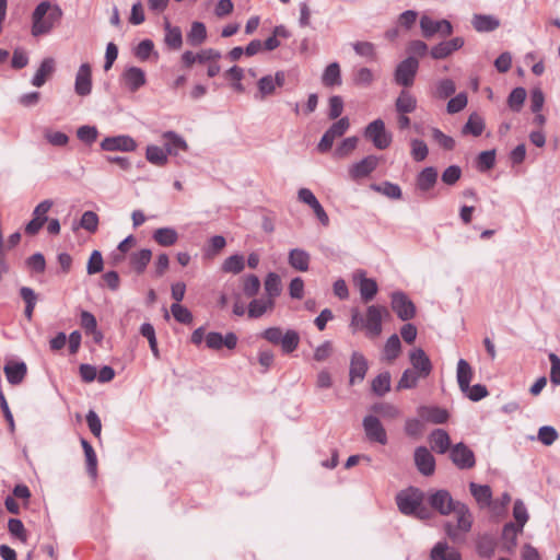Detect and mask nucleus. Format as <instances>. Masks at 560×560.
I'll use <instances>...</instances> for the list:
<instances>
[{"mask_svg":"<svg viewBox=\"0 0 560 560\" xmlns=\"http://www.w3.org/2000/svg\"><path fill=\"white\" fill-rule=\"evenodd\" d=\"M431 135H432L433 141L442 149L450 151L455 148V140L452 137L445 135L439 128H435V127L431 128Z\"/></svg>","mask_w":560,"mask_h":560,"instance_id":"obj_55","label":"nucleus"},{"mask_svg":"<svg viewBox=\"0 0 560 560\" xmlns=\"http://www.w3.org/2000/svg\"><path fill=\"white\" fill-rule=\"evenodd\" d=\"M417 108V98L407 90L400 91L395 102V109L398 114H410Z\"/></svg>","mask_w":560,"mask_h":560,"instance_id":"obj_31","label":"nucleus"},{"mask_svg":"<svg viewBox=\"0 0 560 560\" xmlns=\"http://www.w3.org/2000/svg\"><path fill=\"white\" fill-rule=\"evenodd\" d=\"M151 258L152 252L148 248H142L141 250L135 252L130 255V266L137 271V273L141 275L144 272Z\"/></svg>","mask_w":560,"mask_h":560,"instance_id":"obj_35","label":"nucleus"},{"mask_svg":"<svg viewBox=\"0 0 560 560\" xmlns=\"http://www.w3.org/2000/svg\"><path fill=\"white\" fill-rule=\"evenodd\" d=\"M471 24L477 32L488 33L500 26V20L489 14H475Z\"/></svg>","mask_w":560,"mask_h":560,"instance_id":"obj_28","label":"nucleus"},{"mask_svg":"<svg viewBox=\"0 0 560 560\" xmlns=\"http://www.w3.org/2000/svg\"><path fill=\"white\" fill-rule=\"evenodd\" d=\"M469 490L476 502L481 506H489L492 499L491 488L487 485L469 483Z\"/></svg>","mask_w":560,"mask_h":560,"instance_id":"obj_34","label":"nucleus"},{"mask_svg":"<svg viewBox=\"0 0 560 560\" xmlns=\"http://www.w3.org/2000/svg\"><path fill=\"white\" fill-rule=\"evenodd\" d=\"M428 502L441 515L455 514L456 523L446 521L444 530L452 542L463 544L472 526V515L468 506L463 502L453 500L451 493L443 489L430 493Z\"/></svg>","mask_w":560,"mask_h":560,"instance_id":"obj_1","label":"nucleus"},{"mask_svg":"<svg viewBox=\"0 0 560 560\" xmlns=\"http://www.w3.org/2000/svg\"><path fill=\"white\" fill-rule=\"evenodd\" d=\"M390 389V374L384 372L372 381V390L377 396H384Z\"/></svg>","mask_w":560,"mask_h":560,"instance_id":"obj_49","label":"nucleus"},{"mask_svg":"<svg viewBox=\"0 0 560 560\" xmlns=\"http://www.w3.org/2000/svg\"><path fill=\"white\" fill-rule=\"evenodd\" d=\"M525 98H526V90L524 88L520 86V88L513 89L508 98L509 107L513 112L518 113L525 102Z\"/></svg>","mask_w":560,"mask_h":560,"instance_id":"obj_53","label":"nucleus"},{"mask_svg":"<svg viewBox=\"0 0 560 560\" xmlns=\"http://www.w3.org/2000/svg\"><path fill=\"white\" fill-rule=\"evenodd\" d=\"M419 69V61L410 56L399 62L395 70V82L404 88H410Z\"/></svg>","mask_w":560,"mask_h":560,"instance_id":"obj_7","label":"nucleus"},{"mask_svg":"<svg viewBox=\"0 0 560 560\" xmlns=\"http://www.w3.org/2000/svg\"><path fill=\"white\" fill-rule=\"evenodd\" d=\"M372 189L383 194L384 196L390 199H400L401 198V188L394 183L384 182L382 185H372Z\"/></svg>","mask_w":560,"mask_h":560,"instance_id":"obj_52","label":"nucleus"},{"mask_svg":"<svg viewBox=\"0 0 560 560\" xmlns=\"http://www.w3.org/2000/svg\"><path fill=\"white\" fill-rule=\"evenodd\" d=\"M523 532V528H521L518 525H515L514 523H506L502 530V538L506 544V548L511 550L516 546V538L520 533Z\"/></svg>","mask_w":560,"mask_h":560,"instance_id":"obj_47","label":"nucleus"},{"mask_svg":"<svg viewBox=\"0 0 560 560\" xmlns=\"http://www.w3.org/2000/svg\"><path fill=\"white\" fill-rule=\"evenodd\" d=\"M8 529L12 536L19 538L23 542H26L27 534L21 520L10 518L8 522Z\"/></svg>","mask_w":560,"mask_h":560,"instance_id":"obj_62","label":"nucleus"},{"mask_svg":"<svg viewBox=\"0 0 560 560\" xmlns=\"http://www.w3.org/2000/svg\"><path fill=\"white\" fill-rule=\"evenodd\" d=\"M423 501L424 493L415 487L401 490L396 495V503L400 513L419 520H428L431 512L423 505Z\"/></svg>","mask_w":560,"mask_h":560,"instance_id":"obj_3","label":"nucleus"},{"mask_svg":"<svg viewBox=\"0 0 560 560\" xmlns=\"http://www.w3.org/2000/svg\"><path fill=\"white\" fill-rule=\"evenodd\" d=\"M167 155L168 154L165 149L154 144H150L145 149V159L156 166H164L168 161Z\"/></svg>","mask_w":560,"mask_h":560,"instance_id":"obj_40","label":"nucleus"},{"mask_svg":"<svg viewBox=\"0 0 560 560\" xmlns=\"http://www.w3.org/2000/svg\"><path fill=\"white\" fill-rule=\"evenodd\" d=\"M430 444L433 451L439 454H445L451 446V439L444 429H435L431 432Z\"/></svg>","mask_w":560,"mask_h":560,"instance_id":"obj_27","label":"nucleus"},{"mask_svg":"<svg viewBox=\"0 0 560 560\" xmlns=\"http://www.w3.org/2000/svg\"><path fill=\"white\" fill-rule=\"evenodd\" d=\"M377 165L378 158L375 155H368L350 166L349 175L353 180L368 177L377 167Z\"/></svg>","mask_w":560,"mask_h":560,"instance_id":"obj_15","label":"nucleus"},{"mask_svg":"<svg viewBox=\"0 0 560 560\" xmlns=\"http://www.w3.org/2000/svg\"><path fill=\"white\" fill-rule=\"evenodd\" d=\"M450 458L459 469H470L476 464L474 452L463 442L455 444L451 448Z\"/></svg>","mask_w":560,"mask_h":560,"instance_id":"obj_11","label":"nucleus"},{"mask_svg":"<svg viewBox=\"0 0 560 560\" xmlns=\"http://www.w3.org/2000/svg\"><path fill=\"white\" fill-rule=\"evenodd\" d=\"M363 135L378 150H385L392 143V135L386 130L385 122L381 118L371 121Z\"/></svg>","mask_w":560,"mask_h":560,"instance_id":"obj_5","label":"nucleus"},{"mask_svg":"<svg viewBox=\"0 0 560 560\" xmlns=\"http://www.w3.org/2000/svg\"><path fill=\"white\" fill-rule=\"evenodd\" d=\"M349 127L350 121L348 117H341L340 119L335 121L320 138L317 144V150L322 153L328 152L331 149L335 140L337 138L342 137L347 132Z\"/></svg>","mask_w":560,"mask_h":560,"instance_id":"obj_6","label":"nucleus"},{"mask_svg":"<svg viewBox=\"0 0 560 560\" xmlns=\"http://www.w3.org/2000/svg\"><path fill=\"white\" fill-rule=\"evenodd\" d=\"M392 308L401 320H409L416 315V306L401 291L392 293Z\"/></svg>","mask_w":560,"mask_h":560,"instance_id":"obj_10","label":"nucleus"},{"mask_svg":"<svg viewBox=\"0 0 560 560\" xmlns=\"http://www.w3.org/2000/svg\"><path fill=\"white\" fill-rule=\"evenodd\" d=\"M513 516L516 521L515 525H518L521 528H524L526 522L528 521V512L524 502L520 499H517L514 502Z\"/></svg>","mask_w":560,"mask_h":560,"instance_id":"obj_61","label":"nucleus"},{"mask_svg":"<svg viewBox=\"0 0 560 560\" xmlns=\"http://www.w3.org/2000/svg\"><path fill=\"white\" fill-rule=\"evenodd\" d=\"M121 81L130 92H136L147 83V78L141 68L130 66L122 71Z\"/></svg>","mask_w":560,"mask_h":560,"instance_id":"obj_16","label":"nucleus"},{"mask_svg":"<svg viewBox=\"0 0 560 560\" xmlns=\"http://www.w3.org/2000/svg\"><path fill=\"white\" fill-rule=\"evenodd\" d=\"M55 71V60L52 58H45L37 71L35 72L32 84L36 88H40L46 83V80Z\"/></svg>","mask_w":560,"mask_h":560,"instance_id":"obj_32","label":"nucleus"},{"mask_svg":"<svg viewBox=\"0 0 560 560\" xmlns=\"http://www.w3.org/2000/svg\"><path fill=\"white\" fill-rule=\"evenodd\" d=\"M289 265L298 271H307L310 267L311 256L310 254L301 248H293L289 253Z\"/></svg>","mask_w":560,"mask_h":560,"instance_id":"obj_29","label":"nucleus"},{"mask_svg":"<svg viewBox=\"0 0 560 560\" xmlns=\"http://www.w3.org/2000/svg\"><path fill=\"white\" fill-rule=\"evenodd\" d=\"M420 28L425 38H431L435 34L442 37H447L453 33V26L447 20L434 21L428 15H422L420 19Z\"/></svg>","mask_w":560,"mask_h":560,"instance_id":"obj_8","label":"nucleus"},{"mask_svg":"<svg viewBox=\"0 0 560 560\" xmlns=\"http://www.w3.org/2000/svg\"><path fill=\"white\" fill-rule=\"evenodd\" d=\"M238 338L234 332L222 335L218 331H210L206 335V346L211 350H221L223 347L234 350L237 346Z\"/></svg>","mask_w":560,"mask_h":560,"instance_id":"obj_13","label":"nucleus"},{"mask_svg":"<svg viewBox=\"0 0 560 560\" xmlns=\"http://www.w3.org/2000/svg\"><path fill=\"white\" fill-rule=\"evenodd\" d=\"M80 226L91 233H94L98 226V217L93 211H85L80 220Z\"/></svg>","mask_w":560,"mask_h":560,"instance_id":"obj_63","label":"nucleus"},{"mask_svg":"<svg viewBox=\"0 0 560 560\" xmlns=\"http://www.w3.org/2000/svg\"><path fill=\"white\" fill-rule=\"evenodd\" d=\"M81 445L84 451L86 459L88 472L91 477L95 478L97 474V458L92 445L84 439L81 440Z\"/></svg>","mask_w":560,"mask_h":560,"instance_id":"obj_44","label":"nucleus"},{"mask_svg":"<svg viewBox=\"0 0 560 560\" xmlns=\"http://www.w3.org/2000/svg\"><path fill=\"white\" fill-rule=\"evenodd\" d=\"M464 46L463 37H454L450 40H444L433 46L430 50V55L433 59L441 60L451 56L454 51L460 49Z\"/></svg>","mask_w":560,"mask_h":560,"instance_id":"obj_19","label":"nucleus"},{"mask_svg":"<svg viewBox=\"0 0 560 560\" xmlns=\"http://www.w3.org/2000/svg\"><path fill=\"white\" fill-rule=\"evenodd\" d=\"M438 180V171L433 166L424 167L416 178V187L422 194L431 190Z\"/></svg>","mask_w":560,"mask_h":560,"instance_id":"obj_25","label":"nucleus"},{"mask_svg":"<svg viewBox=\"0 0 560 560\" xmlns=\"http://www.w3.org/2000/svg\"><path fill=\"white\" fill-rule=\"evenodd\" d=\"M388 315L386 307L381 305H370L366 308L365 316L354 311L351 316V326H361L365 329L369 338H376L382 334L383 316Z\"/></svg>","mask_w":560,"mask_h":560,"instance_id":"obj_4","label":"nucleus"},{"mask_svg":"<svg viewBox=\"0 0 560 560\" xmlns=\"http://www.w3.org/2000/svg\"><path fill=\"white\" fill-rule=\"evenodd\" d=\"M483 129H485L483 119L477 114H471L469 116L467 122L463 127L462 132L464 135L470 133L475 137H478L482 133Z\"/></svg>","mask_w":560,"mask_h":560,"instance_id":"obj_46","label":"nucleus"},{"mask_svg":"<svg viewBox=\"0 0 560 560\" xmlns=\"http://www.w3.org/2000/svg\"><path fill=\"white\" fill-rule=\"evenodd\" d=\"M162 137L165 140V150L167 154L177 155L180 151H188L186 140L175 131H165Z\"/></svg>","mask_w":560,"mask_h":560,"instance_id":"obj_26","label":"nucleus"},{"mask_svg":"<svg viewBox=\"0 0 560 560\" xmlns=\"http://www.w3.org/2000/svg\"><path fill=\"white\" fill-rule=\"evenodd\" d=\"M260 280L255 275H247L243 278V292L247 298L255 296L260 290Z\"/></svg>","mask_w":560,"mask_h":560,"instance_id":"obj_56","label":"nucleus"},{"mask_svg":"<svg viewBox=\"0 0 560 560\" xmlns=\"http://www.w3.org/2000/svg\"><path fill=\"white\" fill-rule=\"evenodd\" d=\"M165 44L172 49H179L183 45V35L178 26H172L168 21L165 22Z\"/></svg>","mask_w":560,"mask_h":560,"instance_id":"obj_36","label":"nucleus"},{"mask_svg":"<svg viewBox=\"0 0 560 560\" xmlns=\"http://www.w3.org/2000/svg\"><path fill=\"white\" fill-rule=\"evenodd\" d=\"M368 369H369V365H368V360L365 359V357L362 353L354 351L351 354V360H350V369H349L350 385L361 383L365 377Z\"/></svg>","mask_w":560,"mask_h":560,"instance_id":"obj_14","label":"nucleus"},{"mask_svg":"<svg viewBox=\"0 0 560 560\" xmlns=\"http://www.w3.org/2000/svg\"><path fill=\"white\" fill-rule=\"evenodd\" d=\"M300 345V335L294 329H288L281 337L279 346L284 354H290L298 349Z\"/></svg>","mask_w":560,"mask_h":560,"instance_id":"obj_41","label":"nucleus"},{"mask_svg":"<svg viewBox=\"0 0 560 560\" xmlns=\"http://www.w3.org/2000/svg\"><path fill=\"white\" fill-rule=\"evenodd\" d=\"M153 240L161 246H172L178 241V233L174 228H160L154 231Z\"/></svg>","mask_w":560,"mask_h":560,"instance_id":"obj_37","label":"nucleus"},{"mask_svg":"<svg viewBox=\"0 0 560 560\" xmlns=\"http://www.w3.org/2000/svg\"><path fill=\"white\" fill-rule=\"evenodd\" d=\"M362 425L369 441L377 442L382 445L387 443L386 431L377 417L372 415L364 417Z\"/></svg>","mask_w":560,"mask_h":560,"instance_id":"obj_12","label":"nucleus"},{"mask_svg":"<svg viewBox=\"0 0 560 560\" xmlns=\"http://www.w3.org/2000/svg\"><path fill=\"white\" fill-rule=\"evenodd\" d=\"M273 306L275 301L271 298L254 299L248 305L247 313L250 318H259Z\"/></svg>","mask_w":560,"mask_h":560,"instance_id":"obj_33","label":"nucleus"},{"mask_svg":"<svg viewBox=\"0 0 560 560\" xmlns=\"http://www.w3.org/2000/svg\"><path fill=\"white\" fill-rule=\"evenodd\" d=\"M257 85L259 95H256V98L260 100L273 94L278 88L273 82L272 75L270 74L261 77L258 80Z\"/></svg>","mask_w":560,"mask_h":560,"instance_id":"obj_50","label":"nucleus"},{"mask_svg":"<svg viewBox=\"0 0 560 560\" xmlns=\"http://www.w3.org/2000/svg\"><path fill=\"white\" fill-rule=\"evenodd\" d=\"M98 136L96 127L84 125L78 128L77 137L86 144H92Z\"/></svg>","mask_w":560,"mask_h":560,"instance_id":"obj_58","label":"nucleus"},{"mask_svg":"<svg viewBox=\"0 0 560 560\" xmlns=\"http://www.w3.org/2000/svg\"><path fill=\"white\" fill-rule=\"evenodd\" d=\"M417 411L424 421L434 424H443L450 418L448 411L438 406H420Z\"/></svg>","mask_w":560,"mask_h":560,"instance_id":"obj_24","label":"nucleus"},{"mask_svg":"<svg viewBox=\"0 0 560 560\" xmlns=\"http://www.w3.org/2000/svg\"><path fill=\"white\" fill-rule=\"evenodd\" d=\"M548 359L550 361V382L555 385V386H559L560 385V358L553 353V352H550L548 354Z\"/></svg>","mask_w":560,"mask_h":560,"instance_id":"obj_64","label":"nucleus"},{"mask_svg":"<svg viewBox=\"0 0 560 560\" xmlns=\"http://www.w3.org/2000/svg\"><path fill=\"white\" fill-rule=\"evenodd\" d=\"M74 91L80 96H86L92 91V72L89 63H82L75 74Z\"/></svg>","mask_w":560,"mask_h":560,"instance_id":"obj_18","label":"nucleus"},{"mask_svg":"<svg viewBox=\"0 0 560 560\" xmlns=\"http://www.w3.org/2000/svg\"><path fill=\"white\" fill-rule=\"evenodd\" d=\"M245 268V259L243 255H232L228 257L222 264V271L226 273L237 275Z\"/></svg>","mask_w":560,"mask_h":560,"instance_id":"obj_43","label":"nucleus"},{"mask_svg":"<svg viewBox=\"0 0 560 560\" xmlns=\"http://www.w3.org/2000/svg\"><path fill=\"white\" fill-rule=\"evenodd\" d=\"M410 145H411L410 154L416 162H422L427 159V156L429 154V149H428L427 143L423 140L417 139V138L412 139L410 141Z\"/></svg>","mask_w":560,"mask_h":560,"instance_id":"obj_54","label":"nucleus"},{"mask_svg":"<svg viewBox=\"0 0 560 560\" xmlns=\"http://www.w3.org/2000/svg\"><path fill=\"white\" fill-rule=\"evenodd\" d=\"M401 352V342L396 334H393L385 342L383 349L384 359L388 362L396 360Z\"/></svg>","mask_w":560,"mask_h":560,"instance_id":"obj_39","label":"nucleus"},{"mask_svg":"<svg viewBox=\"0 0 560 560\" xmlns=\"http://www.w3.org/2000/svg\"><path fill=\"white\" fill-rule=\"evenodd\" d=\"M100 147L107 152H133L137 149V142L128 135H119L104 138Z\"/></svg>","mask_w":560,"mask_h":560,"instance_id":"obj_9","label":"nucleus"},{"mask_svg":"<svg viewBox=\"0 0 560 560\" xmlns=\"http://www.w3.org/2000/svg\"><path fill=\"white\" fill-rule=\"evenodd\" d=\"M207 39V28L202 22H192L187 34V40L192 46H199Z\"/></svg>","mask_w":560,"mask_h":560,"instance_id":"obj_42","label":"nucleus"},{"mask_svg":"<svg viewBox=\"0 0 560 560\" xmlns=\"http://www.w3.org/2000/svg\"><path fill=\"white\" fill-rule=\"evenodd\" d=\"M423 378L419 373L413 370L407 369L401 374L400 380L397 383V390L410 389L417 386L418 381Z\"/></svg>","mask_w":560,"mask_h":560,"instance_id":"obj_48","label":"nucleus"},{"mask_svg":"<svg viewBox=\"0 0 560 560\" xmlns=\"http://www.w3.org/2000/svg\"><path fill=\"white\" fill-rule=\"evenodd\" d=\"M495 163V151L488 150L482 151L477 159V166L479 171L486 172L494 166Z\"/></svg>","mask_w":560,"mask_h":560,"instance_id":"obj_59","label":"nucleus"},{"mask_svg":"<svg viewBox=\"0 0 560 560\" xmlns=\"http://www.w3.org/2000/svg\"><path fill=\"white\" fill-rule=\"evenodd\" d=\"M430 560H462V555L446 540H440L431 549Z\"/></svg>","mask_w":560,"mask_h":560,"instance_id":"obj_23","label":"nucleus"},{"mask_svg":"<svg viewBox=\"0 0 560 560\" xmlns=\"http://www.w3.org/2000/svg\"><path fill=\"white\" fill-rule=\"evenodd\" d=\"M409 360L413 371L419 373L423 378L430 375L432 371V363L423 349L416 348L410 351Z\"/></svg>","mask_w":560,"mask_h":560,"instance_id":"obj_20","label":"nucleus"},{"mask_svg":"<svg viewBox=\"0 0 560 560\" xmlns=\"http://www.w3.org/2000/svg\"><path fill=\"white\" fill-rule=\"evenodd\" d=\"M558 436L557 430L551 425H544L538 430V440L546 446L552 445Z\"/></svg>","mask_w":560,"mask_h":560,"instance_id":"obj_60","label":"nucleus"},{"mask_svg":"<svg viewBox=\"0 0 560 560\" xmlns=\"http://www.w3.org/2000/svg\"><path fill=\"white\" fill-rule=\"evenodd\" d=\"M472 376L474 371L470 364L465 359H459L456 369V380L460 390L469 389Z\"/></svg>","mask_w":560,"mask_h":560,"instance_id":"obj_30","label":"nucleus"},{"mask_svg":"<svg viewBox=\"0 0 560 560\" xmlns=\"http://www.w3.org/2000/svg\"><path fill=\"white\" fill-rule=\"evenodd\" d=\"M322 83L328 88L341 84L340 66L338 62H331L326 67L322 75Z\"/></svg>","mask_w":560,"mask_h":560,"instance_id":"obj_38","label":"nucleus"},{"mask_svg":"<svg viewBox=\"0 0 560 560\" xmlns=\"http://www.w3.org/2000/svg\"><path fill=\"white\" fill-rule=\"evenodd\" d=\"M265 291L267 293V298H271V300L275 301V298H277L281 293V279L280 277L275 272H269L265 279Z\"/></svg>","mask_w":560,"mask_h":560,"instance_id":"obj_45","label":"nucleus"},{"mask_svg":"<svg viewBox=\"0 0 560 560\" xmlns=\"http://www.w3.org/2000/svg\"><path fill=\"white\" fill-rule=\"evenodd\" d=\"M372 411L386 419H396L400 416V410L389 402L375 404L372 406Z\"/></svg>","mask_w":560,"mask_h":560,"instance_id":"obj_51","label":"nucleus"},{"mask_svg":"<svg viewBox=\"0 0 560 560\" xmlns=\"http://www.w3.org/2000/svg\"><path fill=\"white\" fill-rule=\"evenodd\" d=\"M62 18V10L58 4H52L49 1H42L36 5L32 13V28L33 36H42L50 33L57 23Z\"/></svg>","mask_w":560,"mask_h":560,"instance_id":"obj_2","label":"nucleus"},{"mask_svg":"<svg viewBox=\"0 0 560 560\" xmlns=\"http://www.w3.org/2000/svg\"><path fill=\"white\" fill-rule=\"evenodd\" d=\"M355 279H358L361 300L364 303H369L375 298L378 291V285L376 281L372 278H366L365 272L363 270H359L357 272Z\"/></svg>","mask_w":560,"mask_h":560,"instance_id":"obj_22","label":"nucleus"},{"mask_svg":"<svg viewBox=\"0 0 560 560\" xmlns=\"http://www.w3.org/2000/svg\"><path fill=\"white\" fill-rule=\"evenodd\" d=\"M415 464L417 469L423 476H431L435 470L434 456L425 446H419L415 450Z\"/></svg>","mask_w":560,"mask_h":560,"instance_id":"obj_17","label":"nucleus"},{"mask_svg":"<svg viewBox=\"0 0 560 560\" xmlns=\"http://www.w3.org/2000/svg\"><path fill=\"white\" fill-rule=\"evenodd\" d=\"M173 317L182 324H190L192 322L191 312L179 303H174L171 306Z\"/></svg>","mask_w":560,"mask_h":560,"instance_id":"obj_57","label":"nucleus"},{"mask_svg":"<svg viewBox=\"0 0 560 560\" xmlns=\"http://www.w3.org/2000/svg\"><path fill=\"white\" fill-rule=\"evenodd\" d=\"M3 372L11 385H19L27 374V366L23 361L9 360L3 368Z\"/></svg>","mask_w":560,"mask_h":560,"instance_id":"obj_21","label":"nucleus"}]
</instances>
